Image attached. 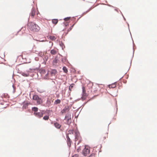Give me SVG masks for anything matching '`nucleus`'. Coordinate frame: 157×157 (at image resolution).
Masks as SVG:
<instances>
[{
	"instance_id": "nucleus-12",
	"label": "nucleus",
	"mask_w": 157,
	"mask_h": 157,
	"mask_svg": "<svg viewBox=\"0 0 157 157\" xmlns=\"http://www.w3.org/2000/svg\"><path fill=\"white\" fill-rule=\"evenodd\" d=\"M58 52V50L57 49H52L51 51V53L53 55H55Z\"/></svg>"
},
{
	"instance_id": "nucleus-7",
	"label": "nucleus",
	"mask_w": 157,
	"mask_h": 157,
	"mask_svg": "<svg viewBox=\"0 0 157 157\" xmlns=\"http://www.w3.org/2000/svg\"><path fill=\"white\" fill-rule=\"evenodd\" d=\"M84 148L82 151V153L84 156H86L90 152V150L89 148Z\"/></svg>"
},
{
	"instance_id": "nucleus-16",
	"label": "nucleus",
	"mask_w": 157,
	"mask_h": 157,
	"mask_svg": "<svg viewBox=\"0 0 157 157\" xmlns=\"http://www.w3.org/2000/svg\"><path fill=\"white\" fill-rule=\"evenodd\" d=\"M55 126L57 128H60L61 127V125L57 122L54 123Z\"/></svg>"
},
{
	"instance_id": "nucleus-32",
	"label": "nucleus",
	"mask_w": 157,
	"mask_h": 157,
	"mask_svg": "<svg viewBox=\"0 0 157 157\" xmlns=\"http://www.w3.org/2000/svg\"><path fill=\"white\" fill-rule=\"evenodd\" d=\"M48 59V57H45V59H46V60H47Z\"/></svg>"
},
{
	"instance_id": "nucleus-6",
	"label": "nucleus",
	"mask_w": 157,
	"mask_h": 157,
	"mask_svg": "<svg viewBox=\"0 0 157 157\" xmlns=\"http://www.w3.org/2000/svg\"><path fill=\"white\" fill-rule=\"evenodd\" d=\"M65 119L67 121V124H69L71 122V115L69 114H67L65 117Z\"/></svg>"
},
{
	"instance_id": "nucleus-14",
	"label": "nucleus",
	"mask_w": 157,
	"mask_h": 157,
	"mask_svg": "<svg viewBox=\"0 0 157 157\" xmlns=\"http://www.w3.org/2000/svg\"><path fill=\"white\" fill-rule=\"evenodd\" d=\"M58 61V60L57 58L56 57L53 60L52 64L53 65H56Z\"/></svg>"
},
{
	"instance_id": "nucleus-26",
	"label": "nucleus",
	"mask_w": 157,
	"mask_h": 157,
	"mask_svg": "<svg viewBox=\"0 0 157 157\" xmlns=\"http://www.w3.org/2000/svg\"><path fill=\"white\" fill-rule=\"evenodd\" d=\"M106 137H107V134H105L103 136H102L103 139V140H105Z\"/></svg>"
},
{
	"instance_id": "nucleus-34",
	"label": "nucleus",
	"mask_w": 157,
	"mask_h": 157,
	"mask_svg": "<svg viewBox=\"0 0 157 157\" xmlns=\"http://www.w3.org/2000/svg\"><path fill=\"white\" fill-rule=\"evenodd\" d=\"M67 25H68V24L67 23V24H66V25H65V26H66Z\"/></svg>"
},
{
	"instance_id": "nucleus-23",
	"label": "nucleus",
	"mask_w": 157,
	"mask_h": 157,
	"mask_svg": "<svg viewBox=\"0 0 157 157\" xmlns=\"http://www.w3.org/2000/svg\"><path fill=\"white\" fill-rule=\"evenodd\" d=\"M22 75L25 77H27L29 76V74L28 73H22Z\"/></svg>"
},
{
	"instance_id": "nucleus-36",
	"label": "nucleus",
	"mask_w": 157,
	"mask_h": 157,
	"mask_svg": "<svg viewBox=\"0 0 157 157\" xmlns=\"http://www.w3.org/2000/svg\"><path fill=\"white\" fill-rule=\"evenodd\" d=\"M79 148H80V147L78 148V150L79 149Z\"/></svg>"
},
{
	"instance_id": "nucleus-37",
	"label": "nucleus",
	"mask_w": 157,
	"mask_h": 157,
	"mask_svg": "<svg viewBox=\"0 0 157 157\" xmlns=\"http://www.w3.org/2000/svg\"><path fill=\"white\" fill-rule=\"evenodd\" d=\"M97 87H98V86H97Z\"/></svg>"
},
{
	"instance_id": "nucleus-15",
	"label": "nucleus",
	"mask_w": 157,
	"mask_h": 157,
	"mask_svg": "<svg viewBox=\"0 0 157 157\" xmlns=\"http://www.w3.org/2000/svg\"><path fill=\"white\" fill-rule=\"evenodd\" d=\"M57 71L56 70H53L51 72V74L52 76L55 75L57 73Z\"/></svg>"
},
{
	"instance_id": "nucleus-27",
	"label": "nucleus",
	"mask_w": 157,
	"mask_h": 157,
	"mask_svg": "<svg viewBox=\"0 0 157 157\" xmlns=\"http://www.w3.org/2000/svg\"><path fill=\"white\" fill-rule=\"evenodd\" d=\"M88 157H95L94 154L92 153Z\"/></svg>"
},
{
	"instance_id": "nucleus-5",
	"label": "nucleus",
	"mask_w": 157,
	"mask_h": 157,
	"mask_svg": "<svg viewBox=\"0 0 157 157\" xmlns=\"http://www.w3.org/2000/svg\"><path fill=\"white\" fill-rule=\"evenodd\" d=\"M45 113L44 110H41L39 112L34 113V115L37 117L40 118L43 116V115Z\"/></svg>"
},
{
	"instance_id": "nucleus-13",
	"label": "nucleus",
	"mask_w": 157,
	"mask_h": 157,
	"mask_svg": "<svg viewBox=\"0 0 157 157\" xmlns=\"http://www.w3.org/2000/svg\"><path fill=\"white\" fill-rule=\"evenodd\" d=\"M30 104V103L28 102H24L23 103V108L24 109H26L29 105Z\"/></svg>"
},
{
	"instance_id": "nucleus-24",
	"label": "nucleus",
	"mask_w": 157,
	"mask_h": 157,
	"mask_svg": "<svg viewBox=\"0 0 157 157\" xmlns=\"http://www.w3.org/2000/svg\"><path fill=\"white\" fill-rule=\"evenodd\" d=\"M74 84H72L69 87V89L70 90H71L72 88H73L74 86Z\"/></svg>"
},
{
	"instance_id": "nucleus-35",
	"label": "nucleus",
	"mask_w": 157,
	"mask_h": 157,
	"mask_svg": "<svg viewBox=\"0 0 157 157\" xmlns=\"http://www.w3.org/2000/svg\"><path fill=\"white\" fill-rule=\"evenodd\" d=\"M98 89V88H97V90H95V91H97V90Z\"/></svg>"
},
{
	"instance_id": "nucleus-8",
	"label": "nucleus",
	"mask_w": 157,
	"mask_h": 157,
	"mask_svg": "<svg viewBox=\"0 0 157 157\" xmlns=\"http://www.w3.org/2000/svg\"><path fill=\"white\" fill-rule=\"evenodd\" d=\"M82 98L83 99H86V98L87 96V95L86 94V91L85 89V88L84 87H82Z\"/></svg>"
},
{
	"instance_id": "nucleus-1",
	"label": "nucleus",
	"mask_w": 157,
	"mask_h": 157,
	"mask_svg": "<svg viewBox=\"0 0 157 157\" xmlns=\"http://www.w3.org/2000/svg\"><path fill=\"white\" fill-rule=\"evenodd\" d=\"M27 27L28 29L33 32H38L40 30V27L39 26L32 22L28 23Z\"/></svg>"
},
{
	"instance_id": "nucleus-29",
	"label": "nucleus",
	"mask_w": 157,
	"mask_h": 157,
	"mask_svg": "<svg viewBox=\"0 0 157 157\" xmlns=\"http://www.w3.org/2000/svg\"><path fill=\"white\" fill-rule=\"evenodd\" d=\"M70 19V17H67L64 18V20L65 21H67Z\"/></svg>"
},
{
	"instance_id": "nucleus-33",
	"label": "nucleus",
	"mask_w": 157,
	"mask_h": 157,
	"mask_svg": "<svg viewBox=\"0 0 157 157\" xmlns=\"http://www.w3.org/2000/svg\"><path fill=\"white\" fill-rule=\"evenodd\" d=\"M13 34L12 35H11V37L12 38H13Z\"/></svg>"
},
{
	"instance_id": "nucleus-4",
	"label": "nucleus",
	"mask_w": 157,
	"mask_h": 157,
	"mask_svg": "<svg viewBox=\"0 0 157 157\" xmlns=\"http://www.w3.org/2000/svg\"><path fill=\"white\" fill-rule=\"evenodd\" d=\"M75 141L76 142L75 144H76V141L78 140V142L77 143V144H78L82 141V138L81 136L80 133L77 132H75Z\"/></svg>"
},
{
	"instance_id": "nucleus-31",
	"label": "nucleus",
	"mask_w": 157,
	"mask_h": 157,
	"mask_svg": "<svg viewBox=\"0 0 157 157\" xmlns=\"http://www.w3.org/2000/svg\"><path fill=\"white\" fill-rule=\"evenodd\" d=\"M90 11V10H88V11H87L86 12H85L84 13H85V14H86V13H88V12H89Z\"/></svg>"
},
{
	"instance_id": "nucleus-30",
	"label": "nucleus",
	"mask_w": 157,
	"mask_h": 157,
	"mask_svg": "<svg viewBox=\"0 0 157 157\" xmlns=\"http://www.w3.org/2000/svg\"><path fill=\"white\" fill-rule=\"evenodd\" d=\"M78 155L75 154L73 155L72 157H78Z\"/></svg>"
},
{
	"instance_id": "nucleus-10",
	"label": "nucleus",
	"mask_w": 157,
	"mask_h": 157,
	"mask_svg": "<svg viewBox=\"0 0 157 157\" xmlns=\"http://www.w3.org/2000/svg\"><path fill=\"white\" fill-rule=\"evenodd\" d=\"M69 110V106H66L61 111V113H65Z\"/></svg>"
},
{
	"instance_id": "nucleus-3",
	"label": "nucleus",
	"mask_w": 157,
	"mask_h": 157,
	"mask_svg": "<svg viewBox=\"0 0 157 157\" xmlns=\"http://www.w3.org/2000/svg\"><path fill=\"white\" fill-rule=\"evenodd\" d=\"M33 99L36 101L37 105L41 104L43 102V100L41 98H39L37 95H33Z\"/></svg>"
},
{
	"instance_id": "nucleus-25",
	"label": "nucleus",
	"mask_w": 157,
	"mask_h": 157,
	"mask_svg": "<svg viewBox=\"0 0 157 157\" xmlns=\"http://www.w3.org/2000/svg\"><path fill=\"white\" fill-rule=\"evenodd\" d=\"M60 102L61 101L60 100L57 99L56 100L55 103H56V104H58L60 103Z\"/></svg>"
},
{
	"instance_id": "nucleus-18",
	"label": "nucleus",
	"mask_w": 157,
	"mask_h": 157,
	"mask_svg": "<svg viewBox=\"0 0 157 157\" xmlns=\"http://www.w3.org/2000/svg\"><path fill=\"white\" fill-rule=\"evenodd\" d=\"M52 22L53 24L56 25L57 24L58 22V20L56 19H54L52 20Z\"/></svg>"
},
{
	"instance_id": "nucleus-19",
	"label": "nucleus",
	"mask_w": 157,
	"mask_h": 157,
	"mask_svg": "<svg viewBox=\"0 0 157 157\" xmlns=\"http://www.w3.org/2000/svg\"><path fill=\"white\" fill-rule=\"evenodd\" d=\"M49 38L50 39L52 40H55L56 39V38L53 36H50Z\"/></svg>"
},
{
	"instance_id": "nucleus-22",
	"label": "nucleus",
	"mask_w": 157,
	"mask_h": 157,
	"mask_svg": "<svg viewBox=\"0 0 157 157\" xmlns=\"http://www.w3.org/2000/svg\"><path fill=\"white\" fill-rule=\"evenodd\" d=\"M49 118V116H45L43 117V119L45 120H48V119Z\"/></svg>"
},
{
	"instance_id": "nucleus-21",
	"label": "nucleus",
	"mask_w": 157,
	"mask_h": 157,
	"mask_svg": "<svg viewBox=\"0 0 157 157\" xmlns=\"http://www.w3.org/2000/svg\"><path fill=\"white\" fill-rule=\"evenodd\" d=\"M63 69L64 72H65V73H67V72L68 71V70L66 67H63Z\"/></svg>"
},
{
	"instance_id": "nucleus-2",
	"label": "nucleus",
	"mask_w": 157,
	"mask_h": 157,
	"mask_svg": "<svg viewBox=\"0 0 157 157\" xmlns=\"http://www.w3.org/2000/svg\"><path fill=\"white\" fill-rule=\"evenodd\" d=\"M73 133V130H69L68 131V133L67 134L66 137L67 139V142L68 146L69 147L71 146V144L72 143L69 137V135L72 134Z\"/></svg>"
},
{
	"instance_id": "nucleus-9",
	"label": "nucleus",
	"mask_w": 157,
	"mask_h": 157,
	"mask_svg": "<svg viewBox=\"0 0 157 157\" xmlns=\"http://www.w3.org/2000/svg\"><path fill=\"white\" fill-rule=\"evenodd\" d=\"M36 13H37V12L36 11V10L34 8H33L32 10L31 13L30 14L31 17H33Z\"/></svg>"
},
{
	"instance_id": "nucleus-20",
	"label": "nucleus",
	"mask_w": 157,
	"mask_h": 157,
	"mask_svg": "<svg viewBox=\"0 0 157 157\" xmlns=\"http://www.w3.org/2000/svg\"><path fill=\"white\" fill-rule=\"evenodd\" d=\"M32 110L34 112H37L38 110V108L36 107H34L32 108Z\"/></svg>"
},
{
	"instance_id": "nucleus-17",
	"label": "nucleus",
	"mask_w": 157,
	"mask_h": 157,
	"mask_svg": "<svg viewBox=\"0 0 157 157\" xmlns=\"http://www.w3.org/2000/svg\"><path fill=\"white\" fill-rule=\"evenodd\" d=\"M116 87V85L115 84H113L109 85V88H114Z\"/></svg>"
},
{
	"instance_id": "nucleus-11",
	"label": "nucleus",
	"mask_w": 157,
	"mask_h": 157,
	"mask_svg": "<svg viewBox=\"0 0 157 157\" xmlns=\"http://www.w3.org/2000/svg\"><path fill=\"white\" fill-rule=\"evenodd\" d=\"M51 99L48 98L46 103V106L49 107L51 105Z\"/></svg>"
},
{
	"instance_id": "nucleus-28",
	"label": "nucleus",
	"mask_w": 157,
	"mask_h": 157,
	"mask_svg": "<svg viewBox=\"0 0 157 157\" xmlns=\"http://www.w3.org/2000/svg\"><path fill=\"white\" fill-rule=\"evenodd\" d=\"M74 24L72 26H71L70 28H69V29L68 30V32H69L70 30H71L73 28V26L74 25Z\"/></svg>"
}]
</instances>
